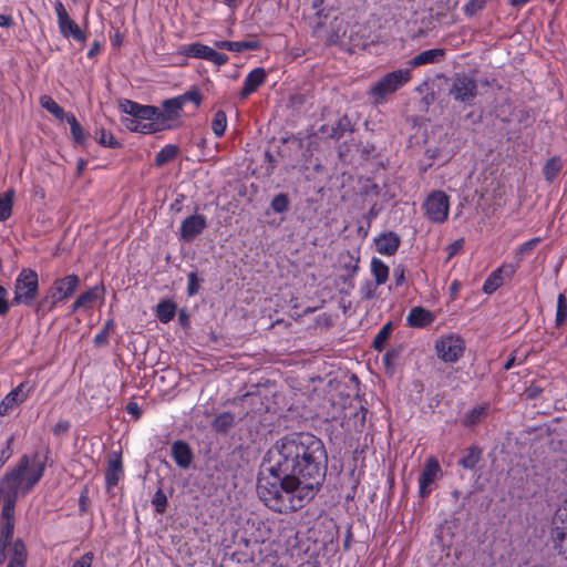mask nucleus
Here are the masks:
<instances>
[{
    "mask_svg": "<svg viewBox=\"0 0 567 567\" xmlns=\"http://www.w3.org/2000/svg\"><path fill=\"white\" fill-rule=\"evenodd\" d=\"M14 190L8 189L0 194V221H6L12 214Z\"/></svg>",
    "mask_w": 567,
    "mask_h": 567,
    "instance_id": "c756f323",
    "label": "nucleus"
},
{
    "mask_svg": "<svg viewBox=\"0 0 567 567\" xmlns=\"http://www.w3.org/2000/svg\"><path fill=\"white\" fill-rule=\"evenodd\" d=\"M465 351V341L455 333L442 336L435 341V352L440 360L445 363L458 361Z\"/></svg>",
    "mask_w": 567,
    "mask_h": 567,
    "instance_id": "0eeeda50",
    "label": "nucleus"
},
{
    "mask_svg": "<svg viewBox=\"0 0 567 567\" xmlns=\"http://www.w3.org/2000/svg\"><path fill=\"white\" fill-rule=\"evenodd\" d=\"M93 559L94 554L92 551H87L79 559L74 560L71 567H92Z\"/></svg>",
    "mask_w": 567,
    "mask_h": 567,
    "instance_id": "09e8293b",
    "label": "nucleus"
},
{
    "mask_svg": "<svg viewBox=\"0 0 567 567\" xmlns=\"http://www.w3.org/2000/svg\"><path fill=\"white\" fill-rule=\"evenodd\" d=\"M54 10L58 17V25L60 33L64 38L72 37L74 40L84 42L86 37L79 25L70 18L66 9L60 0L54 3Z\"/></svg>",
    "mask_w": 567,
    "mask_h": 567,
    "instance_id": "ddd939ff",
    "label": "nucleus"
},
{
    "mask_svg": "<svg viewBox=\"0 0 567 567\" xmlns=\"http://www.w3.org/2000/svg\"><path fill=\"white\" fill-rule=\"evenodd\" d=\"M207 226L204 215H192L185 218L179 228L181 238L184 241H192L196 236L200 235Z\"/></svg>",
    "mask_w": 567,
    "mask_h": 567,
    "instance_id": "f3484780",
    "label": "nucleus"
},
{
    "mask_svg": "<svg viewBox=\"0 0 567 567\" xmlns=\"http://www.w3.org/2000/svg\"><path fill=\"white\" fill-rule=\"evenodd\" d=\"M6 567H27L28 550L24 542L16 538L14 543L0 546V564Z\"/></svg>",
    "mask_w": 567,
    "mask_h": 567,
    "instance_id": "9d476101",
    "label": "nucleus"
},
{
    "mask_svg": "<svg viewBox=\"0 0 567 567\" xmlns=\"http://www.w3.org/2000/svg\"><path fill=\"white\" fill-rule=\"evenodd\" d=\"M97 142L106 147L115 148L120 146V143L115 140L113 134L104 128H100L95 132Z\"/></svg>",
    "mask_w": 567,
    "mask_h": 567,
    "instance_id": "4c0bfd02",
    "label": "nucleus"
},
{
    "mask_svg": "<svg viewBox=\"0 0 567 567\" xmlns=\"http://www.w3.org/2000/svg\"><path fill=\"white\" fill-rule=\"evenodd\" d=\"M539 243H540V238H538V237H535V238H532V239L527 240L526 243H524L523 245H520L517 248V250H516V258L518 260H520L524 256H526L529 252H532L537 247V245Z\"/></svg>",
    "mask_w": 567,
    "mask_h": 567,
    "instance_id": "ea45409f",
    "label": "nucleus"
},
{
    "mask_svg": "<svg viewBox=\"0 0 567 567\" xmlns=\"http://www.w3.org/2000/svg\"><path fill=\"white\" fill-rule=\"evenodd\" d=\"M80 285L78 275H68L53 281L48 290L47 299L50 301V308L64 303L76 291Z\"/></svg>",
    "mask_w": 567,
    "mask_h": 567,
    "instance_id": "6e6552de",
    "label": "nucleus"
},
{
    "mask_svg": "<svg viewBox=\"0 0 567 567\" xmlns=\"http://www.w3.org/2000/svg\"><path fill=\"white\" fill-rule=\"evenodd\" d=\"M70 427V424L69 422L66 421H62V422H59L54 425L53 427V433L54 434H61V433H64L69 430Z\"/></svg>",
    "mask_w": 567,
    "mask_h": 567,
    "instance_id": "4d7b16f0",
    "label": "nucleus"
},
{
    "mask_svg": "<svg viewBox=\"0 0 567 567\" xmlns=\"http://www.w3.org/2000/svg\"><path fill=\"white\" fill-rule=\"evenodd\" d=\"M7 297L8 291L0 285V316L7 315L10 309Z\"/></svg>",
    "mask_w": 567,
    "mask_h": 567,
    "instance_id": "3c124183",
    "label": "nucleus"
},
{
    "mask_svg": "<svg viewBox=\"0 0 567 567\" xmlns=\"http://www.w3.org/2000/svg\"><path fill=\"white\" fill-rule=\"evenodd\" d=\"M176 315V305L172 300H162L156 306V317L162 323H168Z\"/></svg>",
    "mask_w": 567,
    "mask_h": 567,
    "instance_id": "a878e982",
    "label": "nucleus"
},
{
    "mask_svg": "<svg viewBox=\"0 0 567 567\" xmlns=\"http://www.w3.org/2000/svg\"><path fill=\"white\" fill-rule=\"evenodd\" d=\"M74 2H76L78 0H73Z\"/></svg>",
    "mask_w": 567,
    "mask_h": 567,
    "instance_id": "774afa93",
    "label": "nucleus"
},
{
    "mask_svg": "<svg viewBox=\"0 0 567 567\" xmlns=\"http://www.w3.org/2000/svg\"><path fill=\"white\" fill-rule=\"evenodd\" d=\"M488 0H470L464 6V12L467 16H474L478 11H481L487 3Z\"/></svg>",
    "mask_w": 567,
    "mask_h": 567,
    "instance_id": "a18cd8bd",
    "label": "nucleus"
},
{
    "mask_svg": "<svg viewBox=\"0 0 567 567\" xmlns=\"http://www.w3.org/2000/svg\"><path fill=\"white\" fill-rule=\"evenodd\" d=\"M478 87L476 80L464 73H455L450 80L449 94L460 103L472 104L477 96Z\"/></svg>",
    "mask_w": 567,
    "mask_h": 567,
    "instance_id": "423d86ee",
    "label": "nucleus"
},
{
    "mask_svg": "<svg viewBox=\"0 0 567 567\" xmlns=\"http://www.w3.org/2000/svg\"><path fill=\"white\" fill-rule=\"evenodd\" d=\"M183 107L178 96L164 101L162 110L127 99L118 102L120 111L128 115L122 118L123 125L131 132L142 134H153L171 128L172 122L181 116Z\"/></svg>",
    "mask_w": 567,
    "mask_h": 567,
    "instance_id": "f03ea898",
    "label": "nucleus"
},
{
    "mask_svg": "<svg viewBox=\"0 0 567 567\" xmlns=\"http://www.w3.org/2000/svg\"><path fill=\"white\" fill-rule=\"evenodd\" d=\"M85 167H86V161L83 158H80L78 161V174L80 175L84 171Z\"/></svg>",
    "mask_w": 567,
    "mask_h": 567,
    "instance_id": "e2e57ef3",
    "label": "nucleus"
},
{
    "mask_svg": "<svg viewBox=\"0 0 567 567\" xmlns=\"http://www.w3.org/2000/svg\"><path fill=\"white\" fill-rule=\"evenodd\" d=\"M445 50L441 48L429 49L416 54L409 61L411 68H417L427 64H436L444 60Z\"/></svg>",
    "mask_w": 567,
    "mask_h": 567,
    "instance_id": "6ab92c4d",
    "label": "nucleus"
},
{
    "mask_svg": "<svg viewBox=\"0 0 567 567\" xmlns=\"http://www.w3.org/2000/svg\"><path fill=\"white\" fill-rule=\"evenodd\" d=\"M517 270V267L512 264H504L495 269L484 281L483 291L487 295L496 291L504 282L505 278H512Z\"/></svg>",
    "mask_w": 567,
    "mask_h": 567,
    "instance_id": "2eb2a0df",
    "label": "nucleus"
},
{
    "mask_svg": "<svg viewBox=\"0 0 567 567\" xmlns=\"http://www.w3.org/2000/svg\"><path fill=\"white\" fill-rule=\"evenodd\" d=\"M215 48L220 50H227L231 52H241L240 51V42L239 41H215Z\"/></svg>",
    "mask_w": 567,
    "mask_h": 567,
    "instance_id": "de8ad7c7",
    "label": "nucleus"
},
{
    "mask_svg": "<svg viewBox=\"0 0 567 567\" xmlns=\"http://www.w3.org/2000/svg\"><path fill=\"white\" fill-rule=\"evenodd\" d=\"M266 76V71L262 68H256L251 70L244 80V86L240 92V96L246 99L251 93L257 91V89L265 82Z\"/></svg>",
    "mask_w": 567,
    "mask_h": 567,
    "instance_id": "4be33fe9",
    "label": "nucleus"
},
{
    "mask_svg": "<svg viewBox=\"0 0 567 567\" xmlns=\"http://www.w3.org/2000/svg\"><path fill=\"white\" fill-rule=\"evenodd\" d=\"M567 319V300L564 293H560L557 298V309L555 323L557 327H560L565 323Z\"/></svg>",
    "mask_w": 567,
    "mask_h": 567,
    "instance_id": "e433bc0d",
    "label": "nucleus"
},
{
    "mask_svg": "<svg viewBox=\"0 0 567 567\" xmlns=\"http://www.w3.org/2000/svg\"><path fill=\"white\" fill-rule=\"evenodd\" d=\"M239 42H240V51L256 50L258 48V44L255 41H239Z\"/></svg>",
    "mask_w": 567,
    "mask_h": 567,
    "instance_id": "13d9d810",
    "label": "nucleus"
},
{
    "mask_svg": "<svg viewBox=\"0 0 567 567\" xmlns=\"http://www.w3.org/2000/svg\"><path fill=\"white\" fill-rule=\"evenodd\" d=\"M112 324L111 321H109L106 324H105V328L103 330H101L99 333L95 334L94 337V343L96 346H102V344H105L106 341H107V338H109V327Z\"/></svg>",
    "mask_w": 567,
    "mask_h": 567,
    "instance_id": "603ef678",
    "label": "nucleus"
},
{
    "mask_svg": "<svg viewBox=\"0 0 567 567\" xmlns=\"http://www.w3.org/2000/svg\"><path fill=\"white\" fill-rule=\"evenodd\" d=\"M482 451L476 446H471L465 451L464 456L460 460V464L467 470L476 467L481 460Z\"/></svg>",
    "mask_w": 567,
    "mask_h": 567,
    "instance_id": "2f4dec72",
    "label": "nucleus"
},
{
    "mask_svg": "<svg viewBox=\"0 0 567 567\" xmlns=\"http://www.w3.org/2000/svg\"><path fill=\"white\" fill-rule=\"evenodd\" d=\"M212 128L217 137H221L227 128V116L224 111H217L212 122Z\"/></svg>",
    "mask_w": 567,
    "mask_h": 567,
    "instance_id": "f704fd0d",
    "label": "nucleus"
},
{
    "mask_svg": "<svg viewBox=\"0 0 567 567\" xmlns=\"http://www.w3.org/2000/svg\"><path fill=\"white\" fill-rule=\"evenodd\" d=\"M488 404H483L473 408L465 414L464 423L467 426H473L487 415Z\"/></svg>",
    "mask_w": 567,
    "mask_h": 567,
    "instance_id": "72a5a7b5",
    "label": "nucleus"
},
{
    "mask_svg": "<svg viewBox=\"0 0 567 567\" xmlns=\"http://www.w3.org/2000/svg\"><path fill=\"white\" fill-rule=\"evenodd\" d=\"M14 481L13 476H3L0 481V505H2V512H6V514L14 512L19 496Z\"/></svg>",
    "mask_w": 567,
    "mask_h": 567,
    "instance_id": "dca6fc26",
    "label": "nucleus"
},
{
    "mask_svg": "<svg viewBox=\"0 0 567 567\" xmlns=\"http://www.w3.org/2000/svg\"><path fill=\"white\" fill-rule=\"evenodd\" d=\"M411 80V69L394 70L374 82L368 90V96L374 105L383 104L389 96L405 86Z\"/></svg>",
    "mask_w": 567,
    "mask_h": 567,
    "instance_id": "7ed1b4c3",
    "label": "nucleus"
},
{
    "mask_svg": "<svg viewBox=\"0 0 567 567\" xmlns=\"http://www.w3.org/2000/svg\"><path fill=\"white\" fill-rule=\"evenodd\" d=\"M323 4V0H313L312 7L317 9V16L318 17H326L323 13V9H321V6Z\"/></svg>",
    "mask_w": 567,
    "mask_h": 567,
    "instance_id": "680f3d73",
    "label": "nucleus"
},
{
    "mask_svg": "<svg viewBox=\"0 0 567 567\" xmlns=\"http://www.w3.org/2000/svg\"><path fill=\"white\" fill-rule=\"evenodd\" d=\"M394 282L396 286H401L404 282V269L401 267H398L393 271Z\"/></svg>",
    "mask_w": 567,
    "mask_h": 567,
    "instance_id": "864d4df0",
    "label": "nucleus"
},
{
    "mask_svg": "<svg viewBox=\"0 0 567 567\" xmlns=\"http://www.w3.org/2000/svg\"><path fill=\"white\" fill-rule=\"evenodd\" d=\"M123 474L124 473L121 456L114 454L107 461V466L105 470V484L107 489L115 487L123 477Z\"/></svg>",
    "mask_w": 567,
    "mask_h": 567,
    "instance_id": "412c9836",
    "label": "nucleus"
},
{
    "mask_svg": "<svg viewBox=\"0 0 567 567\" xmlns=\"http://www.w3.org/2000/svg\"><path fill=\"white\" fill-rule=\"evenodd\" d=\"M178 154V147L173 144L165 145L155 157V165L163 166L166 163L173 161Z\"/></svg>",
    "mask_w": 567,
    "mask_h": 567,
    "instance_id": "473e14b6",
    "label": "nucleus"
},
{
    "mask_svg": "<svg viewBox=\"0 0 567 567\" xmlns=\"http://www.w3.org/2000/svg\"><path fill=\"white\" fill-rule=\"evenodd\" d=\"M564 512H566V508L559 509V515L565 516V518L561 519L563 526L557 527V529H560V532L557 535V538L560 542V546L567 549V513Z\"/></svg>",
    "mask_w": 567,
    "mask_h": 567,
    "instance_id": "c03bdc74",
    "label": "nucleus"
},
{
    "mask_svg": "<svg viewBox=\"0 0 567 567\" xmlns=\"http://www.w3.org/2000/svg\"><path fill=\"white\" fill-rule=\"evenodd\" d=\"M514 358L508 359L504 365V369L509 370L514 365Z\"/></svg>",
    "mask_w": 567,
    "mask_h": 567,
    "instance_id": "338daca9",
    "label": "nucleus"
},
{
    "mask_svg": "<svg viewBox=\"0 0 567 567\" xmlns=\"http://www.w3.org/2000/svg\"><path fill=\"white\" fill-rule=\"evenodd\" d=\"M441 475V466L433 456L429 457L419 477V493L421 497H426L432 492L433 483Z\"/></svg>",
    "mask_w": 567,
    "mask_h": 567,
    "instance_id": "4468645a",
    "label": "nucleus"
},
{
    "mask_svg": "<svg viewBox=\"0 0 567 567\" xmlns=\"http://www.w3.org/2000/svg\"><path fill=\"white\" fill-rule=\"evenodd\" d=\"M371 272L375 279V286L384 285L389 278V267L379 258H372Z\"/></svg>",
    "mask_w": 567,
    "mask_h": 567,
    "instance_id": "bb28decb",
    "label": "nucleus"
},
{
    "mask_svg": "<svg viewBox=\"0 0 567 567\" xmlns=\"http://www.w3.org/2000/svg\"><path fill=\"white\" fill-rule=\"evenodd\" d=\"M13 24V20L10 16L0 14V27L8 28Z\"/></svg>",
    "mask_w": 567,
    "mask_h": 567,
    "instance_id": "bf43d9fd",
    "label": "nucleus"
},
{
    "mask_svg": "<svg viewBox=\"0 0 567 567\" xmlns=\"http://www.w3.org/2000/svg\"><path fill=\"white\" fill-rule=\"evenodd\" d=\"M39 291L38 274L29 268L22 269L14 281L13 305L31 306Z\"/></svg>",
    "mask_w": 567,
    "mask_h": 567,
    "instance_id": "39448f33",
    "label": "nucleus"
},
{
    "mask_svg": "<svg viewBox=\"0 0 567 567\" xmlns=\"http://www.w3.org/2000/svg\"><path fill=\"white\" fill-rule=\"evenodd\" d=\"M39 102L44 110H47L58 120H66L69 114H66L65 111L50 95H42Z\"/></svg>",
    "mask_w": 567,
    "mask_h": 567,
    "instance_id": "cd10ccee",
    "label": "nucleus"
},
{
    "mask_svg": "<svg viewBox=\"0 0 567 567\" xmlns=\"http://www.w3.org/2000/svg\"><path fill=\"white\" fill-rule=\"evenodd\" d=\"M221 1L230 10L237 9L241 2V0H221Z\"/></svg>",
    "mask_w": 567,
    "mask_h": 567,
    "instance_id": "052dcab7",
    "label": "nucleus"
},
{
    "mask_svg": "<svg viewBox=\"0 0 567 567\" xmlns=\"http://www.w3.org/2000/svg\"><path fill=\"white\" fill-rule=\"evenodd\" d=\"M450 289H451V292H452V293H456V292L458 291V289H460V282H458V281H456V280H455V281H453V282L451 284Z\"/></svg>",
    "mask_w": 567,
    "mask_h": 567,
    "instance_id": "69168bd1",
    "label": "nucleus"
},
{
    "mask_svg": "<svg viewBox=\"0 0 567 567\" xmlns=\"http://www.w3.org/2000/svg\"><path fill=\"white\" fill-rule=\"evenodd\" d=\"M198 290H199V282H198L197 274L190 272L188 275V285H187L188 295L194 296L198 292Z\"/></svg>",
    "mask_w": 567,
    "mask_h": 567,
    "instance_id": "8fccbe9b",
    "label": "nucleus"
},
{
    "mask_svg": "<svg viewBox=\"0 0 567 567\" xmlns=\"http://www.w3.org/2000/svg\"><path fill=\"white\" fill-rule=\"evenodd\" d=\"M435 320V316L423 307H413L408 317L406 324L411 328H425L432 324Z\"/></svg>",
    "mask_w": 567,
    "mask_h": 567,
    "instance_id": "aec40b11",
    "label": "nucleus"
},
{
    "mask_svg": "<svg viewBox=\"0 0 567 567\" xmlns=\"http://www.w3.org/2000/svg\"><path fill=\"white\" fill-rule=\"evenodd\" d=\"M561 169V162L558 158H550L546 162L544 167V175L545 178L549 182H551L559 171Z\"/></svg>",
    "mask_w": 567,
    "mask_h": 567,
    "instance_id": "58836bf2",
    "label": "nucleus"
},
{
    "mask_svg": "<svg viewBox=\"0 0 567 567\" xmlns=\"http://www.w3.org/2000/svg\"><path fill=\"white\" fill-rule=\"evenodd\" d=\"M44 472V464L40 462H30L27 455L22 456L18 466L8 472L4 476L16 478L17 492L27 494L40 481Z\"/></svg>",
    "mask_w": 567,
    "mask_h": 567,
    "instance_id": "20e7f679",
    "label": "nucleus"
},
{
    "mask_svg": "<svg viewBox=\"0 0 567 567\" xmlns=\"http://www.w3.org/2000/svg\"><path fill=\"white\" fill-rule=\"evenodd\" d=\"M104 295V289L101 286H94L81 293L73 305L71 306V312L74 313L80 309H89L91 308L99 299H102Z\"/></svg>",
    "mask_w": 567,
    "mask_h": 567,
    "instance_id": "a211bd4d",
    "label": "nucleus"
},
{
    "mask_svg": "<svg viewBox=\"0 0 567 567\" xmlns=\"http://www.w3.org/2000/svg\"><path fill=\"white\" fill-rule=\"evenodd\" d=\"M530 0H509L511 4L514 7H520L529 2Z\"/></svg>",
    "mask_w": 567,
    "mask_h": 567,
    "instance_id": "0e129e2a",
    "label": "nucleus"
},
{
    "mask_svg": "<svg viewBox=\"0 0 567 567\" xmlns=\"http://www.w3.org/2000/svg\"><path fill=\"white\" fill-rule=\"evenodd\" d=\"M66 122L70 124L71 136L74 143L79 145H84L87 138V134L85 133L82 125L78 122L74 114H69L66 116Z\"/></svg>",
    "mask_w": 567,
    "mask_h": 567,
    "instance_id": "c85d7f7f",
    "label": "nucleus"
},
{
    "mask_svg": "<svg viewBox=\"0 0 567 567\" xmlns=\"http://www.w3.org/2000/svg\"><path fill=\"white\" fill-rule=\"evenodd\" d=\"M326 458L322 441L311 433H291L277 440L266 454L257 493L277 513L302 508L320 485L321 463Z\"/></svg>",
    "mask_w": 567,
    "mask_h": 567,
    "instance_id": "f257e3e1",
    "label": "nucleus"
},
{
    "mask_svg": "<svg viewBox=\"0 0 567 567\" xmlns=\"http://www.w3.org/2000/svg\"><path fill=\"white\" fill-rule=\"evenodd\" d=\"M235 424V415L230 412L218 414L213 421V430L219 433H226Z\"/></svg>",
    "mask_w": 567,
    "mask_h": 567,
    "instance_id": "7c9ffc66",
    "label": "nucleus"
},
{
    "mask_svg": "<svg viewBox=\"0 0 567 567\" xmlns=\"http://www.w3.org/2000/svg\"><path fill=\"white\" fill-rule=\"evenodd\" d=\"M362 297L365 299H372L374 297V287L371 284H367L361 288Z\"/></svg>",
    "mask_w": 567,
    "mask_h": 567,
    "instance_id": "6e6d98bb",
    "label": "nucleus"
},
{
    "mask_svg": "<svg viewBox=\"0 0 567 567\" xmlns=\"http://www.w3.org/2000/svg\"><path fill=\"white\" fill-rule=\"evenodd\" d=\"M288 207H289V199H288L287 195H285V194H278L271 200V208L276 213H284L288 209Z\"/></svg>",
    "mask_w": 567,
    "mask_h": 567,
    "instance_id": "a19ab883",
    "label": "nucleus"
},
{
    "mask_svg": "<svg viewBox=\"0 0 567 567\" xmlns=\"http://www.w3.org/2000/svg\"><path fill=\"white\" fill-rule=\"evenodd\" d=\"M172 456L181 468L189 467L193 461L192 450L184 441H176L172 444Z\"/></svg>",
    "mask_w": 567,
    "mask_h": 567,
    "instance_id": "b1692460",
    "label": "nucleus"
},
{
    "mask_svg": "<svg viewBox=\"0 0 567 567\" xmlns=\"http://www.w3.org/2000/svg\"><path fill=\"white\" fill-rule=\"evenodd\" d=\"M178 97L181 99L183 105H185L187 102H193L196 106H198L202 102V95L196 87L188 90L182 95H178Z\"/></svg>",
    "mask_w": 567,
    "mask_h": 567,
    "instance_id": "37998d69",
    "label": "nucleus"
},
{
    "mask_svg": "<svg viewBox=\"0 0 567 567\" xmlns=\"http://www.w3.org/2000/svg\"><path fill=\"white\" fill-rule=\"evenodd\" d=\"M14 512H1L0 546L14 543Z\"/></svg>",
    "mask_w": 567,
    "mask_h": 567,
    "instance_id": "393cba45",
    "label": "nucleus"
},
{
    "mask_svg": "<svg viewBox=\"0 0 567 567\" xmlns=\"http://www.w3.org/2000/svg\"><path fill=\"white\" fill-rule=\"evenodd\" d=\"M399 246L400 237L392 231L382 234L375 239L377 251L385 256L394 255L398 251Z\"/></svg>",
    "mask_w": 567,
    "mask_h": 567,
    "instance_id": "5701e85b",
    "label": "nucleus"
},
{
    "mask_svg": "<svg viewBox=\"0 0 567 567\" xmlns=\"http://www.w3.org/2000/svg\"><path fill=\"white\" fill-rule=\"evenodd\" d=\"M126 411L128 414L135 416L136 419L141 415V409L135 402H130L126 406Z\"/></svg>",
    "mask_w": 567,
    "mask_h": 567,
    "instance_id": "5fc2aeb1",
    "label": "nucleus"
},
{
    "mask_svg": "<svg viewBox=\"0 0 567 567\" xmlns=\"http://www.w3.org/2000/svg\"><path fill=\"white\" fill-rule=\"evenodd\" d=\"M34 390V384L29 381L21 382L11 390L0 402V415L10 414L19 404L27 401Z\"/></svg>",
    "mask_w": 567,
    "mask_h": 567,
    "instance_id": "f8f14e48",
    "label": "nucleus"
},
{
    "mask_svg": "<svg viewBox=\"0 0 567 567\" xmlns=\"http://www.w3.org/2000/svg\"><path fill=\"white\" fill-rule=\"evenodd\" d=\"M152 504L155 507L156 513L162 514L166 509L167 497L163 491L158 489L152 499Z\"/></svg>",
    "mask_w": 567,
    "mask_h": 567,
    "instance_id": "79ce46f5",
    "label": "nucleus"
},
{
    "mask_svg": "<svg viewBox=\"0 0 567 567\" xmlns=\"http://www.w3.org/2000/svg\"><path fill=\"white\" fill-rule=\"evenodd\" d=\"M391 332H392V323L391 322H388L380 329V331L378 332V334L375 336V338L373 340V348L377 351H381L384 348V344H385L386 340L389 339Z\"/></svg>",
    "mask_w": 567,
    "mask_h": 567,
    "instance_id": "c9c22d12",
    "label": "nucleus"
},
{
    "mask_svg": "<svg viewBox=\"0 0 567 567\" xmlns=\"http://www.w3.org/2000/svg\"><path fill=\"white\" fill-rule=\"evenodd\" d=\"M181 53L188 58L209 61L218 66L228 62V56L226 54L219 53L215 49L199 42L183 45Z\"/></svg>",
    "mask_w": 567,
    "mask_h": 567,
    "instance_id": "9b49d317",
    "label": "nucleus"
},
{
    "mask_svg": "<svg viewBox=\"0 0 567 567\" xmlns=\"http://www.w3.org/2000/svg\"><path fill=\"white\" fill-rule=\"evenodd\" d=\"M423 209L429 220L444 223L450 213V197L443 190H433L424 200Z\"/></svg>",
    "mask_w": 567,
    "mask_h": 567,
    "instance_id": "1a4fd4ad",
    "label": "nucleus"
},
{
    "mask_svg": "<svg viewBox=\"0 0 567 567\" xmlns=\"http://www.w3.org/2000/svg\"><path fill=\"white\" fill-rule=\"evenodd\" d=\"M463 248H464V239L463 238H460V239L453 241L451 245H449L446 248V250H447L446 262L449 260H451L454 256L461 254Z\"/></svg>",
    "mask_w": 567,
    "mask_h": 567,
    "instance_id": "49530a36",
    "label": "nucleus"
}]
</instances>
